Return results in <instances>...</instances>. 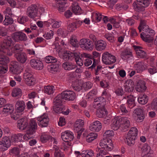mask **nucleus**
I'll return each instance as SVG.
<instances>
[{"mask_svg": "<svg viewBox=\"0 0 157 157\" xmlns=\"http://www.w3.org/2000/svg\"><path fill=\"white\" fill-rule=\"evenodd\" d=\"M138 132V131L136 128H132L128 132L125 139H124L126 144L130 146L133 145L135 143Z\"/></svg>", "mask_w": 157, "mask_h": 157, "instance_id": "obj_4", "label": "nucleus"}, {"mask_svg": "<svg viewBox=\"0 0 157 157\" xmlns=\"http://www.w3.org/2000/svg\"><path fill=\"white\" fill-rule=\"evenodd\" d=\"M63 99L61 94L58 95L53 100V109L54 111L56 113H61L64 115H67L71 111L69 109H67L66 111H64L65 110V107L63 105Z\"/></svg>", "mask_w": 157, "mask_h": 157, "instance_id": "obj_3", "label": "nucleus"}, {"mask_svg": "<svg viewBox=\"0 0 157 157\" xmlns=\"http://www.w3.org/2000/svg\"><path fill=\"white\" fill-rule=\"evenodd\" d=\"M145 29L142 33H140V37L144 41L151 43L154 40L153 36L155 33L154 30L149 28Z\"/></svg>", "mask_w": 157, "mask_h": 157, "instance_id": "obj_5", "label": "nucleus"}, {"mask_svg": "<svg viewBox=\"0 0 157 157\" xmlns=\"http://www.w3.org/2000/svg\"><path fill=\"white\" fill-rule=\"evenodd\" d=\"M58 4H59V5L57 6H58V10L60 12H63L65 10V4H66L65 2H61V3L59 2Z\"/></svg>", "mask_w": 157, "mask_h": 157, "instance_id": "obj_57", "label": "nucleus"}, {"mask_svg": "<svg viewBox=\"0 0 157 157\" xmlns=\"http://www.w3.org/2000/svg\"><path fill=\"white\" fill-rule=\"evenodd\" d=\"M77 54H78V56H75L74 58L75 59V62L77 64L80 66H82L83 65V59H81L80 58L79 55V52H77Z\"/></svg>", "mask_w": 157, "mask_h": 157, "instance_id": "obj_45", "label": "nucleus"}, {"mask_svg": "<svg viewBox=\"0 0 157 157\" xmlns=\"http://www.w3.org/2000/svg\"><path fill=\"white\" fill-rule=\"evenodd\" d=\"M37 126V123L34 120L31 121L28 124L27 119L25 118L20 119L17 122V127L21 130L25 129L28 127L26 132L23 137L26 141L34 138L33 135L35 132Z\"/></svg>", "mask_w": 157, "mask_h": 157, "instance_id": "obj_2", "label": "nucleus"}, {"mask_svg": "<svg viewBox=\"0 0 157 157\" xmlns=\"http://www.w3.org/2000/svg\"><path fill=\"white\" fill-rule=\"evenodd\" d=\"M49 120L48 114H44L38 119V121H39L38 124L42 127H46L48 124Z\"/></svg>", "mask_w": 157, "mask_h": 157, "instance_id": "obj_12", "label": "nucleus"}, {"mask_svg": "<svg viewBox=\"0 0 157 157\" xmlns=\"http://www.w3.org/2000/svg\"><path fill=\"white\" fill-rule=\"evenodd\" d=\"M53 35V32L51 30L48 33L43 35V36L46 39H50L52 37Z\"/></svg>", "mask_w": 157, "mask_h": 157, "instance_id": "obj_60", "label": "nucleus"}, {"mask_svg": "<svg viewBox=\"0 0 157 157\" xmlns=\"http://www.w3.org/2000/svg\"><path fill=\"white\" fill-rule=\"evenodd\" d=\"M127 97L128 98L127 102L129 107L130 108L131 106V108H132L135 106L136 105L135 101V98L131 95H130L129 97L127 96Z\"/></svg>", "mask_w": 157, "mask_h": 157, "instance_id": "obj_38", "label": "nucleus"}, {"mask_svg": "<svg viewBox=\"0 0 157 157\" xmlns=\"http://www.w3.org/2000/svg\"><path fill=\"white\" fill-rule=\"evenodd\" d=\"M97 93V91L96 89H94L92 90L87 94V99H92L94 96L96 95Z\"/></svg>", "mask_w": 157, "mask_h": 157, "instance_id": "obj_53", "label": "nucleus"}, {"mask_svg": "<svg viewBox=\"0 0 157 157\" xmlns=\"http://www.w3.org/2000/svg\"><path fill=\"white\" fill-rule=\"evenodd\" d=\"M45 62L47 63H53L57 62V59L55 57L51 56H46L44 58Z\"/></svg>", "mask_w": 157, "mask_h": 157, "instance_id": "obj_46", "label": "nucleus"}, {"mask_svg": "<svg viewBox=\"0 0 157 157\" xmlns=\"http://www.w3.org/2000/svg\"><path fill=\"white\" fill-rule=\"evenodd\" d=\"M63 99L68 101H73L75 98V94L71 90L63 91L61 94Z\"/></svg>", "mask_w": 157, "mask_h": 157, "instance_id": "obj_9", "label": "nucleus"}, {"mask_svg": "<svg viewBox=\"0 0 157 157\" xmlns=\"http://www.w3.org/2000/svg\"><path fill=\"white\" fill-rule=\"evenodd\" d=\"M14 56L17 60L21 63H25L27 60V58L26 54L23 52L16 55H15Z\"/></svg>", "mask_w": 157, "mask_h": 157, "instance_id": "obj_23", "label": "nucleus"}, {"mask_svg": "<svg viewBox=\"0 0 157 157\" xmlns=\"http://www.w3.org/2000/svg\"><path fill=\"white\" fill-rule=\"evenodd\" d=\"M22 91L21 89L18 88H15L12 92V95L13 97L19 98L22 95Z\"/></svg>", "mask_w": 157, "mask_h": 157, "instance_id": "obj_37", "label": "nucleus"}, {"mask_svg": "<svg viewBox=\"0 0 157 157\" xmlns=\"http://www.w3.org/2000/svg\"><path fill=\"white\" fill-rule=\"evenodd\" d=\"M9 61V58L0 54V74H4L7 72L8 69L7 64Z\"/></svg>", "mask_w": 157, "mask_h": 157, "instance_id": "obj_6", "label": "nucleus"}, {"mask_svg": "<svg viewBox=\"0 0 157 157\" xmlns=\"http://www.w3.org/2000/svg\"><path fill=\"white\" fill-rule=\"evenodd\" d=\"M93 43L89 39L82 38L80 40L79 42V45L83 49H88L90 48V47L92 46Z\"/></svg>", "mask_w": 157, "mask_h": 157, "instance_id": "obj_15", "label": "nucleus"}, {"mask_svg": "<svg viewBox=\"0 0 157 157\" xmlns=\"http://www.w3.org/2000/svg\"><path fill=\"white\" fill-rule=\"evenodd\" d=\"M12 38L15 41H25L27 40L26 34L22 32H15L12 36Z\"/></svg>", "mask_w": 157, "mask_h": 157, "instance_id": "obj_11", "label": "nucleus"}, {"mask_svg": "<svg viewBox=\"0 0 157 157\" xmlns=\"http://www.w3.org/2000/svg\"><path fill=\"white\" fill-rule=\"evenodd\" d=\"M20 67L19 64L17 62H15L12 63L10 67V70L14 74L19 73Z\"/></svg>", "mask_w": 157, "mask_h": 157, "instance_id": "obj_26", "label": "nucleus"}, {"mask_svg": "<svg viewBox=\"0 0 157 157\" xmlns=\"http://www.w3.org/2000/svg\"><path fill=\"white\" fill-rule=\"evenodd\" d=\"M84 124L83 121L81 119L77 120L74 124V130H82V127Z\"/></svg>", "mask_w": 157, "mask_h": 157, "instance_id": "obj_30", "label": "nucleus"}, {"mask_svg": "<svg viewBox=\"0 0 157 157\" xmlns=\"http://www.w3.org/2000/svg\"><path fill=\"white\" fill-rule=\"evenodd\" d=\"M28 18L27 16H23L22 17H19L17 19V21L19 23L23 24L28 21Z\"/></svg>", "mask_w": 157, "mask_h": 157, "instance_id": "obj_56", "label": "nucleus"}, {"mask_svg": "<svg viewBox=\"0 0 157 157\" xmlns=\"http://www.w3.org/2000/svg\"><path fill=\"white\" fill-rule=\"evenodd\" d=\"M25 102L22 101H18L15 104V108L17 112L21 113L23 112L25 108Z\"/></svg>", "mask_w": 157, "mask_h": 157, "instance_id": "obj_24", "label": "nucleus"}, {"mask_svg": "<svg viewBox=\"0 0 157 157\" xmlns=\"http://www.w3.org/2000/svg\"><path fill=\"white\" fill-rule=\"evenodd\" d=\"M70 43L74 47H78L79 45V42L76 39L72 38L70 40Z\"/></svg>", "mask_w": 157, "mask_h": 157, "instance_id": "obj_55", "label": "nucleus"}, {"mask_svg": "<svg viewBox=\"0 0 157 157\" xmlns=\"http://www.w3.org/2000/svg\"><path fill=\"white\" fill-rule=\"evenodd\" d=\"M13 22V19L10 17L7 16L5 17V19L3 23L5 25H8L12 24Z\"/></svg>", "mask_w": 157, "mask_h": 157, "instance_id": "obj_44", "label": "nucleus"}, {"mask_svg": "<svg viewBox=\"0 0 157 157\" xmlns=\"http://www.w3.org/2000/svg\"><path fill=\"white\" fill-rule=\"evenodd\" d=\"M44 93L50 95L53 94L54 92V90H55L53 86L49 85L45 86L44 87Z\"/></svg>", "mask_w": 157, "mask_h": 157, "instance_id": "obj_35", "label": "nucleus"}, {"mask_svg": "<svg viewBox=\"0 0 157 157\" xmlns=\"http://www.w3.org/2000/svg\"><path fill=\"white\" fill-rule=\"evenodd\" d=\"M121 116H118L116 117L112 120V123L111 124V127L114 130H117L120 127V125L119 124L117 123V121H118L119 122H122L123 121Z\"/></svg>", "mask_w": 157, "mask_h": 157, "instance_id": "obj_17", "label": "nucleus"}, {"mask_svg": "<svg viewBox=\"0 0 157 157\" xmlns=\"http://www.w3.org/2000/svg\"><path fill=\"white\" fill-rule=\"evenodd\" d=\"M134 113L136 114L137 116L142 115H144V111L141 109H136L134 111Z\"/></svg>", "mask_w": 157, "mask_h": 157, "instance_id": "obj_62", "label": "nucleus"}, {"mask_svg": "<svg viewBox=\"0 0 157 157\" xmlns=\"http://www.w3.org/2000/svg\"><path fill=\"white\" fill-rule=\"evenodd\" d=\"M113 135V130H106L103 134V136H105L107 137H110Z\"/></svg>", "mask_w": 157, "mask_h": 157, "instance_id": "obj_63", "label": "nucleus"}, {"mask_svg": "<svg viewBox=\"0 0 157 157\" xmlns=\"http://www.w3.org/2000/svg\"><path fill=\"white\" fill-rule=\"evenodd\" d=\"M1 141L3 145H4L5 148H8L10 146L12 141L9 137L5 136L2 138Z\"/></svg>", "mask_w": 157, "mask_h": 157, "instance_id": "obj_36", "label": "nucleus"}, {"mask_svg": "<svg viewBox=\"0 0 157 157\" xmlns=\"http://www.w3.org/2000/svg\"><path fill=\"white\" fill-rule=\"evenodd\" d=\"M121 58L124 59L132 57V52L127 50L122 52L121 55Z\"/></svg>", "mask_w": 157, "mask_h": 157, "instance_id": "obj_41", "label": "nucleus"}, {"mask_svg": "<svg viewBox=\"0 0 157 157\" xmlns=\"http://www.w3.org/2000/svg\"><path fill=\"white\" fill-rule=\"evenodd\" d=\"M141 156L144 157L147 155L150 152L151 147L147 144H145L141 149Z\"/></svg>", "mask_w": 157, "mask_h": 157, "instance_id": "obj_32", "label": "nucleus"}, {"mask_svg": "<svg viewBox=\"0 0 157 157\" xmlns=\"http://www.w3.org/2000/svg\"><path fill=\"white\" fill-rule=\"evenodd\" d=\"M107 112L105 107L99 108L96 112V115L97 117L101 118L104 117L107 115Z\"/></svg>", "mask_w": 157, "mask_h": 157, "instance_id": "obj_28", "label": "nucleus"}, {"mask_svg": "<svg viewBox=\"0 0 157 157\" xmlns=\"http://www.w3.org/2000/svg\"><path fill=\"white\" fill-rule=\"evenodd\" d=\"M134 9L136 11L139 12L140 11H143L145 10L144 7L143 6L138 4V3L136 2H134L132 4Z\"/></svg>", "mask_w": 157, "mask_h": 157, "instance_id": "obj_39", "label": "nucleus"}, {"mask_svg": "<svg viewBox=\"0 0 157 157\" xmlns=\"http://www.w3.org/2000/svg\"><path fill=\"white\" fill-rule=\"evenodd\" d=\"M151 0H137L138 4L143 6L144 8L147 7L150 4Z\"/></svg>", "mask_w": 157, "mask_h": 157, "instance_id": "obj_42", "label": "nucleus"}, {"mask_svg": "<svg viewBox=\"0 0 157 157\" xmlns=\"http://www.w3.org/2000/svg\"><path fill=\"white\" fill-rule=\"evenodd\" d=\"M77 52H74L73 53L71 52L70 51H64L62 55V58L65 61L69 59H72L75 56H78Z\"/></svg>", "mask_w": 157, "mask_h": 157, "instance_id": "obj_16", "label": "nucleus"}, {"mask_svg": "<svg viewBox=\"0 0 157 157\" xmlns=\"http://www.w3.org/2000/svg\"><path fill=\"white\" fill-rule=\"evenodd\" d=\"M52 139L54 140V142L56 143L55 139L52 137L51 136L46 135H41L40 137V140L43 143H45L50 139L52 140Z\"/></svg>", "mask_w": 157, "mask_h": 157, "instance_id": "obj_48", "label": "nucleus"}, {"mask_svg": "<svg viewBox=\"0 0 157 157\" xmlns=\"http://www.w3.org/2000/svg\"><path fill=\"white\" fill-rule=\"evenodd\" d=\"M74 89L78 92L82 88V84L79 83V81L77 79L73 81L72 85Z\"/></svg>", "mask_w": 157, "mask_h": 157, "instance_id": "obj_31", "label": "nucleus"}, {"mask_svg": "<svg viewBox=\"0 0 157 157\" xmlns=\"http://www.w3.org/2000/svg\"><path fill=\"white\" fill-rule=\"evenodd\" d=\"M10 152L16 155H18L19 153V149L18 147H14L10 150Z\"/></svg>", "mask_w": 157, "mask_h": 157, "instance_id": "obj_64", "label": "nucleus"}, {"mask_svg": "<svg viewBox=\"0 0 157 157\" xmlns=\"http://www.w3.org/2000/svg\"><path fill=\"white\" fill-rule=\"evenodd\" d=\"M82 157H92L94 155L93 151L91 150L83 151L81 154Z\"/></svg>", "mask_w": 157, "mask_h": 157, "instance_id": "obj_43", "label": "nucleus"}, {"mask_svg": "<svg viewBox=\"0 0 157 157\" xmlns=\"http://www.w3.org/2000/svg\"><path fill=\"white\" fill-rule=\"evenodd\" d=\"M27 15L31 18L34 19L38 16V9L37 6L33 4L28 7L26 12Z\"/></svg>", "mask_w": 157, "mask_h": 157, "instance_id": "obj_8", "label": "nucleus"}, {"mask_svg": "<svg viewBox=\"0 0 157 157\" xmlns=\"http://www.w3.org/2000/svg\"><path fill=\"white\" fill-rule=\"evenodd\" d=\"M61 138L63 141L69 142L73 140L74 136L72 134L66 131L62 133Z\"/></svg>", "mask_w": 157, "mask_h": 157, "instance_id": "obj_25", "label": "nucleus"}, {"mask_svg": "<svg viewBox=\"0 0 157 157\" xmlns=\"http://www.w3.org/2000/svg\"><path fill=\"white\" fill-rule=\"evenodd\" d=\"M12 42L11 37L7 36L6 37L4 42L0 44V52L9 56H12L13 53L16 55L22 52L23 48L19 44H13V46H11Z\"/></svg>", "mask_w": 157, "mask_h": 157, "instance_id": "obj_1", "label": "nucleus"}, {"mask_svg": "<svg viewBox=\"0 0 157 157\" xmlns=\"http://www.w3.org/2000/svg\"><path fill=\"white\" fill-rule=\"evenodd\" d=\"M79 55L80 58L83 59V61L85 59H90L93 60V63L91 66L88 67L89 69H91V70H92L93 68L95 67V66L98 64L97 61H96L95 59L93 58V56L92 55L85 53H83L82 54H80L79 53Z\"/></svg>", "mask_w": 157, "mask_h": 157, "instance_id": "obj_13", "label": "nucleus"}, {"mask_svg": "<svg viewBox=\"0 0 157 157\" xmlns=\"http://www.w3.org/2000/svg\"><path fill=\"white\" fill-rule=\"evenodd\" d=\"M145 82L142 80H139L136 85V89L137 91L139 92H143L146 89Z\"/></svg>", "mask_w": 157, "mask_h": 157, "instance_id": "obj_22", "label": "nucleus"}, {"mask_svg": "<svg viewBox=\"0 0 157 157\" xmlns=\"http://www.w3.org/2000/svg\"><path fill=\"white\" fill-rule=\"evenodd\" d=\"M2 112L7 114H11L13 111L14 108L12 104H7L3 106Z\"/></svg>", "mask_w": 157, "mask_h": 157, "instance_id": "obj_29", "label": "nucleus"}, {"mask_svg": "<svg viewBox=\"0 0 157 157\" xmlns=\"http://www.w3.org/2000/svg\"><path fill=\"white\" fill-rule=\"evenodd\" d=\"M106 100L103 97H100L94 99L93 106L94 108L98 106V108H104L106 105Z\"/></svg>", "mask_w": 157, "mask_h": 157, "instance_id": "obj_10", "label": "nucleus"}, {"mask_svg": "<svg viewBox=\"0 0 157 157\" xmlns=\"http://www.w3.org/2000/svg\"><path fill=\"white\" fill-rule=\"evenodd\" d=\"M63 67L65 70L69 71L75 69L77 66L71 62H66L63 63Z\"/></svg>", "mask_w": 157, "mask_h": 157, "instance_id": "obj_33", "label": "nucleus"}, {"mask_svg": "<svg viewBox=\"0 0 157 157\" xmlns=\"http://www.w3.org/2000/svg\"><path fill=\"white\" fill-rule=\"evenodd\" d=\"M126 83V84L124 86L125 91L129 93L132 92L135 87L134 82L132 80L130 79L127 80Z\"/></svg>", "mask_w": 157, "mask_h": 157, "instance_id": "obj_20", "label": "nucleus"}, {"mask_svg": "<svg viewBox=\"0 0 157 157\" xmlns=\"http://www.w3.org/2000/svg\"><path fill=\"white\" fill-rule=\"evenodd\" d=\"M109 58L108 60H107V61L108 63H106V64H110L112 63H115L116 61V58L115 56L112 55L111 54L109 56Z\"/></svg>", "mask_w": 157, "mask_h": 157, "instance_id": "obj_58", "label": "nucleus"}, {"mask_svg": "<svg viewBox=\"0 0 157 157\" xmlns=\"http://www.w3.org/2000/svg\"><path fill=\"white\" fill-rule=\"evenodd\" d=\"M148 99V97L146 95L144 94L141 97L138 98V101L141 104L144 105L147 103Z\"/></svg>", "mask_w": 157, "mask_h": 157, "instance_id": "obj_40", "label": "nucleus"}, {"mask_svg": "<svg viewBox=\"0 0 157 157\" xmlns=\"http://www.w3.org/2000/svg\"><path fill=\"white\" fill-rule=\"evenodd\" d=\"M133 47L136 52L137 55L139 56L142 58H145L146 57L147 54L144 51L141 50L143 47L141 46L134 45Z\"/></svg>", "mask_w": 157, "mask_h": 157, "instance_id": "obj_21", "label": "nucleus"}, {"mask_svg": "<svg viewBox=\"0 0 157 157\" xmlns=\"http://www.w3.org/2000/svg\"><path fill=\"white\" fill-rule=\"evenodd\" d=\"M97 135L94 133H91L86 136V141L88 142H90L94 140L97 137Z\"/></svg>", "mask_w": 157, "mask_h": 157, "instance_id": "obj_47", "label": "nucleus"}, {"mask_svg": "<svg viewBox=\"0 0 157 157\" xmlns=\"http://www.w3.org/2000/svg\"><path fill=\"white\" fill-rule=\"evenodd\" d=\"M102 128V124L98 121H95L89 126L90 130L93 131L98 132Z\"/></svg>", "mask_w": 157, "mask_h": 157, "instance_id": "obj_19", "label": "nucleus"}, {"mask_svg": "<svg viewBox=\"0 0 157 157\" xmlns=\"http://www.w3.org/2000/svg\"><path fill=\"white\" fill-rule=\"evenodd\" d=\"M94 45L96 49L99 51L104 49L106 47V44H105L104 42L101 40H98L97 42H95Z\"/></svg>", "mask_w": 157, "mask_h": 157, "instance_id": "obj_27", "label": "nucleus"}, {"mask_svg": "<svg viewBox=\"0 0 157 157\" xmlns=\"http://www.w3.org/2000/svg\"><path fill=\"white\" fill-rule=\"evenodd\" d=\"M76 28V25L74 22L70 24L67 26L68 31L70 32H73Z\"/></svg>", "mask_w": 157, "mask_h": 157, "instance_id": "obj_54", "label": "nucleus"}, {"mask_svg": "<svg viewBox=\"0 0 157 157\" xmlns=\"http://www.w3.org/2000/svg\"><path fill=\"white\" fill-rule=\"evenodd\" d=\"M30 63L31 67L38 70H42L44 67L42 62L38 59H32L30 60Z\"/></svg>", "mask_w": 157, "mask_h": 157, "instance_id": "obj_14", "label": "nucleus"}, {"mask_svg": "<svg viewBox=\"0 0 157 157\" xmlns=\"http://www.w3.org/2000/svg\"><path fill=\"white\" fill-rule=\"evenodd\" d=\"M23 135L21 133L15 134L11 136V139L12 142H17L21 141L22 139Z\"/></svg>", "mask_w": 157, "mask_h": 157, "instance_id": "obj_34", "label": "nucleus"}, {"mask_svg": "<svg viewBox=\"0 0 157 157\" xmlns=\"http://www.w3.org/2000/svg\"><path fill=\"white\" fill-rule=\"evenodd\" d=\"M105 36L110 42H113L115 41L114 38L111 34H106L105 35Z\"/></svg>", "mask_w": 157, "mask_h": 157, "instance_id": "obj_61", "label": "nucleus"}, {"mask_svg": "<svg viewBox=\"0 0 157 157\" xmlns=\"http://www.w3.org/2000/svg\"><path fill=\"white\" fill-rule=\"evenodd\" d=\"M100 145L101 147L108 151H110L113 148L112 140L107 137H104L101 140Z\"/></svg>", "mask_w": 157, "mask_h": 157, "instance_id": "obj_7", "label": "nucleus"}, {"mask_svg": "<svg viewBox=\"0 0 157 157\" xmlns=\"http://www.w3.org/2000/svg\"><path fill=\"white\" fill-rule=\"evenodd\" d=\"M59 63L57 64L55 63H52L50 66H48L49 69H50L52 71H57L59 68Z\"/></svg>", "mask_w": 157, "mask_h": 157, "instance_id": "obj_51", "label": "nucleus"}, {"mask_svg": "<svg viewBox=\"0 0 157 157\" xmlns=\"http://www.w3.org/2000/svg\"><path fill=\"white\" fill-rule=\"evenodd\" d=\"M73 12L75 14H81L82 13V11L81 8L78 5L74 6L72 8Z\"/></svg>", "mask_w": 157, "mask_h": 157, "instance_id": "obj_49", "label": "nucleus"}, {"mask_svg": "<svg viewBox=\"0 0 157 157\" xmlns=\"http://www.w3.org/2000/svg\"><path fill=\"white\" fill-rule=\"evenodd\" d=\"M25 81L28 85L31 86L34 85L35 84L36 80L33 78L25 80Z\"/></svg>", "mask_w": 157, "mask_h": 157, "instance_id": "obj_59", "label": "nucleus"}, {"mask_svg": "<svg viewBox=\"0 0 157 157\" xmlns=\"http://www.w3.org/2000/svg\"><path fill=\"white\" fill-rule=\"evenodd\" d=\"M123 121V122H119L118 121H117V123L121 125V124L123 125L122 126L123 130L125 131L128 130V129L129 127L130 126V118H128L126 117H122L121 118Z\"/></svg>", "mask_w": 157, "mask_h": 157, "instance_id": "obj_18", "label": "nucleus"}, {"mask_svg": "<svg viewBox=\"0 0 157 157\" xmlns=\"http://www.w3.org/2000/svg\"><path fill=\"white\" fill-rule=\"evenodd\" d=\"M110 55L108 52H105L102 56V61L104 63L106 64V63H108L107 60H108L109 58V56Z\"/></svg>", "mask_w": 157, "mask_h": 157, "instance_id": "obj_50", "label": "nucleus"}, {"mask_svg": "<svg viewBox=\"0 0 157 157\" xmlns=\"http://www.w3.org/2000/svg\"><path fill=\"white\" fill-rule=\"evenodd\" d=\"M152 109L157 110V97L154 99L151 104Z\"/></svg>", "mask_w": 157, "mask_h": 157, "instance_id": "obj_52", "label": "nucleus"}]
</instances>
